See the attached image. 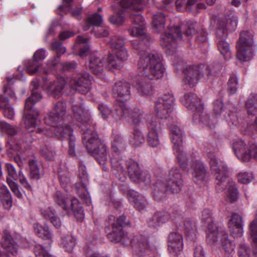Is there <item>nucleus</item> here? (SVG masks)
<instances>
[{"label": "nucleus", "instance_id": "1", "mask_svg": "<svg viewBox=\"0 0 257 257\" xmlns=\"http://www.w3.org/2000/svg\"><path fill=\"white\" fill-rule=\"evenodd\" d=\"M72 121L78 123L77 125L81 127L83 132L82 142L87 151L95 158L102 169L107 171L108 168L105 166L107 161V148L100 142L96 133L90 128L92 122L90 116L87 110L85 109L82 103L76 102L72 106Z\"/></svg>", "mask_w": 257, "mask_h": 257}, {"label": "nucleus", "instance_id": "2", "mask_svg": "<svg viewBox=\"0 0 257 257\" xmlns=\"http://www.w3.org/2000/svg\"><path fill=\"white\" fill-rule=\"evenodd\" d=\"M139 55L138 68L143 77L138 80L135 87L141 95L148 97L152 94L151 80L162 77L165 69L157 55L147 51H141Z\"/></svg>", "mask_w": 257, "mask_h": 257}, {"label": "nucleus", "instance_id": "3", "mask_svg": "<svg viewBox=\"0 0 257 257\" xmlns=\"http://www.w3.org/2000/svg\"><path fill=\"white\" fill-rule=\"evenodd\" d=\"M66 103L59 101L54 105L53 110L44 118V123L49 129L59 139H68L69 155H75V138L73 131L70 126L64 122V117L66 114Z\"/></svg>", "mask_w": 257, "mask_h": 257}, {"label": "nucleus", "instance_id": "4", "mask_svg": "<svg viewBox=\"0 0 257 257\" xmlns=\"http://www.w3.org/2000/svg\"><path fill=\"white\" fill-rule=\"evenodd\" d=\"M174 98L170 94H165L155 102L154 111L158 118L151 117L147 120L148 129L147 141L152 147L159 144V133L161 129V123L159 118L165 119L169 117L174 108Z\"/></svg>", "mask_w": 257, "mask_h": 257}, {"label": "nucleus", "instance_id": "5", "mask_svg": "<svg viewBox=\"0 0 257 257\" xmlns=\"http://www.w3.org/2000/svg\"><path fill=\"white\" fill-rule=\"evenodd\" d=\"M32 95L26 100L25 106V116L24 119L25 128L31 134H27L28 137H31L30 139L33 140L40 137L43 138V135L52 136V133L49 129L40 127L37 124V120L39 115V111L36 109L33 108L34 105L42 98V95L35 90L38 87V81L37 80L31 82Z\"/></svg>", "mask_w": 257, "mask_h": 257}, {"label": "nucleus", "instance_id": "6", "mask_svg": "<svg viewBox=\"0 0 257 257\" xmlns=\"http://www.w3.org/2000/svg\"><path fill=\"white\" fill-rule=\"evenodd\" d=\"M208 160L210 165L211 169L214 172L215 178L218 182L216 186L217 192H221L224 188V183L227 181L228 184V188L226 193V200L233 202L238 198V190L235 184L233 181H230L228 178L227 169L226 166L222 162L219 163L214 154H209Z\"/></svg>", "mask_w": 257, "mask_h": 257}, {"label": "nucleus", "instance_id": "7", "mask_svg": "<svg viewBox=\"0 0 257 257\" xmlns=\"http://www.w3.org/2000/svg\"><path fill=\"white\" fill-rule=\"evenodd\" d=\"M212 213L208 209H205L202 212L201 219L207 226V241L213 243L218 241L220 238L221 245L224 251L227 254L233 252L234 246L232 243L227 239L228 235L223 228L219 227L214 223L212 216Z\"/></svg>", "mask_w": 257, "mask_h": 257}, {"label": "nucleus", "instance_id": "8", "mask_svg": "<svg viewBox=\"0 0 257 257\" xmlns=\"http://www.w3.org/2000/svg\"><path fill=\"white\" fill-rule=\"evenodd\" d=\"M226 19V23L221 19H218L215 34L218 49L224 59L227 60L231 56L229 44L226 40L228 35L227 31L235 30L237 25L238 19L236 14L233 12L227 14Z\"/></svg>", "mask_w": 257, "mask_h": 257}, {"label": "nucleus", "instance_id": "9", "mask_svg": "<svg viewBox=\"0 0 257 257\" xmlns=\"http://www.w3.org/2000/svg\"><path fill=\"white\" fill-rule=\"evenodd\" d=\"M186 36H191L195 34L193 25H181L180 26L169 27L161 36V45L166 53L172 55L176 51L178 43L183 40V32Z\"/></svg>", "mask_w": 257, "mask_h": 257}, {"label": "nucleus", "instance_id": "10", "mask_svg": "<svg viewBox=\"0 0 257 257\" xmlns=\"http://www.w3.org/2000/svg\"><path fill=\"white\" fill-rule=\"evenodd\" d=\"M116 226H114L113 230L107 235L108 238L111 241L118 242L121 241L124 245H131L136 250V251L144 252L146 250L150 251L149 242L148 237L139 234L131 238L127 234H124L122 229H119L116 232Z\"/></svg>", "mask_w": 257, "mask_h": 257}, {"label": "nucleus", "instance_id": "11", "mask_svg": "<svg viewBox=\"0 0 257 257\" xmlns=\"http://www.w3.org/2000/svg\"><path fill=\"white\" fill-rule=\"evenodd\" d=\"M0 130L10 137L7 145L8 149L20 152H24L30 149L32 139L20 140V129L17 126L5 121H0Z\"/></svg>", "mask_w": 257, "mask_h": 257}, {"label": "nucleus", "instance_id": "12", "mask_svg": "<svg viewBox=\"0 0 257 257\" xmlns=\"http://www.w3.org/2000/svg\"><path fill=\"white\" fill-rule=\"evenodd\" d=\"M124 117L125 120L132 125L138 126L144 118V113L138 108L131 109L123 103L115 106L111 113V118L115 121Z\"/></svg>", "mask_w": 257, "mask_h": 257}, {"label": "nucleus", "instance_id": "13", "mask_svg": "<svg viewBox=\"0 0 257 257\" xmlns=\"http://www.w3.org/2000/svg\"><path fill=\"white\" fill-rule=\"evenodd\" d=\"M236 57L238 60L243 62L250 60L255 50L252 35L248 31H242L236 45Z\"/></svg>", "mask_w": 257, "mask_h": 257}, {"label": "nucleus", "instance_id": "14", "mask_svg": "<svg viewBox=\"0 0 257 257\" xmlns=\"http://www.w3.org/2000/svg\"><path fill=\"white\" fill-rule=\"evenodd\" d=\"M170 137L173 144L174 153L176 156L179 163L185 168L186 163L189 161L187 158L186 154L183 151V131L180 127L177 124L169 126Z\"/></svg>", "mask_w": 257, "mask_h": 257}, {"label": "nucleus", "instance_id": "15", "mask_svg": "<svg viewBox=\"0 0 257 257\" xmlns=\"http://www.w3.org/2000/svg\"><path fill=\"white\" fill-rule=\"evenodd\" d=\"M54 199L68 213H73L77 220L81 221L84 218L83 210L77 198L73 197L68 200L64 194L57 191Z\"/></svg>", "mask_w": 257, "mask_h": 257}, {"label": "nucleus", "instance_id": "16", "mask_svg": "<svg viewBox=\"0 0 257 257\" xmlns=\"http://www.w3.org/2000/svg\"><path fill=\"white\" fill-rule=\"evenodd\" d=\"M212 112L213 115L211 117L206 113L207 116L201 115L200 122L207 125H210L216 123L217 119L222 118L232 122V124L235 123L234 119L236 117L234 115H231L229 113L226 112L221 99H217L213 102Z\"/></svg>", "mask_w": 257, "mask_h": 257}, {"label": "nucleus", "instance_id": "17", "mask_svg": "<svg viewBox=\"0 0 257 257\" xmlns=\"http://www.w3.org/2000/svg\"><path fill=\"white\" fill-rule=\"evenodd\" d=\"M111 149L113 152L110 157L112 168L118 173H122L124 171V168L122 166V160L120 158L121 153L125 150V143L120 135L112 136Z\"/></svg>", "mask_w": 257, "mask_h": 257}, {"label": "nucleus", "instance_id": "18", "mask_svg": "<svg viewBox=\"0 0 257 257\" xmlns=\"http://www.w3.org/2000/svg\"><path fill=\"white\" fill-rule=\"evenodd\" d=\"M182 103L188 109L195 111L193 115L194 123H198L200 121L201 116H206V112L203 111V106L201 100L193 93H187L182 99Z\"/></svg>", "mask_w": 257, "mask_h": 257}, {"label": "nucleus", "instance_id": "19", "mask_svg": "<svg viewBox=\"0 0 257 257\" xmlns=\"http://www.w3.org/2000/svg\"><path fill=\"white\" fill-rule=\"evenodd\" d=\"M211 73L208 67L204 64L187 67L184 71V83L189 87H194L203 76L204 74L209 75Z\"/></svg>", "mask_w": 257, "mask_h": 257}, {"label": "nucleus", "instance_id": "20", "mask_svg": "<svg viewBox=\"0 0 257 257\" xmlns=\"http://www.w3.org/2000/svg\"><path fill=\"white\" fill-rule=\"evenodd\" d=\"M127 172L130 179L138 183L148 186L151 184V176L147 171H142L138 163L132 160L126 162Z\"/></svg>", "mask_w": 257, "mask_h": 257}, {"label": "nucleus", "instance_id": "21", "mask_svg": "<svg viewBox=\"0 0 257 257\" xmlns=\"http://www.w3.org/2000/svg\"><path fill=\"white\" fill-rule=\"evenodd\" d=\"M186 157L189 159V161L186 163V167L184 168L180 165L181 167L183 170L188 171L189 166H191L193 169L192 174L194 181L197 182L203 180L206 176V171L203 164L198 159V154L193 153L192 154H186Z\"/></svg>", "mask_w": 257, "mask_h": 257}, {"label": "nucleus", "instance_id": "22", "mask_svg": "<svg viewBox=\"0 0 257 257\" xmlns=\"http://www.w3.org/2000/svg\"><path fill=\"white\" fill-rule=\"evenodd\" d=\"M91 77L87 73L74 75L68 78L69 85L81 94H87L90 88Z\"/></svg>", "mask_w": 257, "mask_h": 257}, {"label": "nucleus", "instance_id": "23", "mask_svg": "<svg viewBox=\"0 0 257 257\" xmlns=\"http://www.w3.org/2000/svg\"><path fill=\"white\" fill-rule=\"evenodd\" d=\"M78 177L80 182L77 183L75 185L77 193L86 203H89L90 197L86 185L88 181V175L86 167L81 163L79 165Z\"/></svg>", "mask_w": 257, "mask_h": 257}, {"label": "nucleus", "instance_id": "24", "mask_svg": "<svg viewBox=\"0 0 257 257\" xmlns=\"http://www.w3.org/2000/svg\"><path fill=\"white\" fill-rule=\"evenodd\" d=\"M182 186V175L179 169L173 167L169 172L166 184V190L172 193L179 192Z\"/></svg>", "mask_w": 257, "mask_h": 257}, {"label": "nucleus", "instance_id": "25", "mask_svg": "<svg viewBox=\"0 0 257 257\" xmlns=\"http://www.w3.org/2000/svg\"><path fill=\"white\" fill-rule=\"evenodd\" d=\"M44 81L43 88L48 93L54 97H59L64 88L66 81L64 77H59L53 82L49 81L47 77L43 78Z\"/></svg>", "mask_w": 257, "mask_h": 257}, {"label": "nucleus", "instance_id": "26", "mask_svg": "<svg viewBox=\"0 0 257 257\" xmlns=\"http://www.w3.org/2000/svg\"><path fill=\"white\" fill-rule=\"evenodd\" d=\"M7 175L6 181L14 194L19 199L23 198V194L19 185L16 182L18 178L17 171L10 163L6 164Z\"/></svg>", "mask_w": 257, "mask_h": 257}, {"label": "nucleus", "instance_id": "27", "mask_svg": "<svg viewBox=\"0 0 257 257\" xmlns=\"http://www.w3.org/2000/svg\"><path fill=\"white\" fill-rule=\"evenodd\" d=\"M128 54L124 47L115 50L114 54H109L107 58L106 67L109 70L118 68L121 63L127 60Z\"/></svg>", "mask_w": 257, "mask_h": 257}, {"label": "nucleus", "instance_id": "28", "mask_svg": "<svg viewBox=\"0 0 257 257\" xmlns=\"http://www.w3.org/2000/svg\"><path fill=\"white\" fill-rule=\"evenodd\" d=\"M183 238L177 232L171 233L168 236V249L173 257L178 256L183 250Z\"/></svg>", "mask_w": 257, "mask_h": 257}, {"label": "nucleus", "instance_id": "29", "mask_svg": "<svg viewBox=\"0 0 257 257\" xmlns=\"http://www.w3.org/2000/svg\"><path fill=\"white\" fill-rule=\"evenodd\" d=\"M130 84L123 81L116 82L112 88V93L118 101L121 102L130 98Z\"/></svg>", "mask_w": 257, "mask_h": 257}, {"label": "nucleus", "instance_id": "30", "mask_svg": "<svg viewBox=\"0 0 257 257\" xmlns=\"http://www.w3.org/2000/svg\"><path fill=\"white\" fill-rule=\"evenodd\" d=\"M46 57V51L43 49L37 50L33 55L34 60L30 61L27 66V71L30 74H34L37 72H42L39 70L42 65L39 61H43Z\"/></svg>", "mask_w": 257, "mask_h": 257}, {"label": "nucleus", "instance_id": "31", "mask_svg": "<svg viewBox=\"0 0 257 257\" xmlns=\"http://www.w3.org/2000/svg\"><path fill=\"white\" fill-rule=\"evenodd\" d=\"M248 144L244 141L234 140L232 142V148L236 157L242 162H246L249 161V155H246Z\"/></svg>", "mask_w": 257, "mask_h": 257}, {"label": "nucleus", "instance_id": "32", "mask_svg": "<svg viewBox=\"0 0 257 257\" xmlns=\"http://www.w3.org/2000/svg\"><path fill=\"white\" fill-rule=\"evenodd\" d=\"M127 195L130 202L136 209L143 211L146 209L148 203L144 197L134 190H130Z\"/></svg>", "mask_w": 257, "mask_h": 257}, {"label": "nucleus", "instance_id": "33", "mask_svg": "<svg viewBox=\"0 0 257 257\" xmlns=\"http://www.w3.org/2000/svg\"><path fill=\"white\" fill-rule=\"evenodd\" d=\"M104 64L102 59L95 54H92L89 60L88 67L94 74L98 75L103 71Z\"/></svg>", "mask_w": 257, "mask_h": 257}, {"label": "nucleus", "instance_id": "34", "mask_svg": "<svg viewBox=\"0 0 257 257\" xmlns=\"http://www.w3.org/2000/svg\"><path fill=\"white\" fill-rule=\"evenodd\" d=\"M52 49L56 52L57 57H54L48 61L47 66L50 68L56 66L58 64L59 62V57L66 50V48L62 45L61 43L57 41L52 43Z\"/></svg>", "mask_w": 257, "mask_h": 257}, {"label": "nucleus", "instance_id": "35", "mask_svg": "<svg viewBox=\"0 0 257 257\" xmlns=\"http://www.w3.org/2000/svg\"><path fill=\"white\" fill-rule=\"evenodd\" d=\"M119 5L124 9L141 11L144 9L145 3L144 0H121Z\"/></svg>", "mask_w": 257, "mask_h": 257}, {"label": "nucleus", "instance_id": "36", "mask_svg": "<svg viewBox=\"0 0 257 257\" xmlns=\"http://www.w3.org/2000/svg\"><path fill=\"white\" fill-rule=\"evenodd\" d=\"M249 237L251 239L252 255L257 257V219L253 220L249 226Z\"/></svg>", "mask_w": 257, "mask_h": 257}, {"label": "nucleus", "instance_id": "37", "mask_svg": "<svg viewBox=\"0 0 257 257\" xmlns=\"http://www.w3.org/2000/svg\"><path fill=\"white\" fill-rule=\"evenodd\" d=\"M29 166L30 177L35 180L39 179L43 175V168L41 164L35 160H31L29 161Z\"/></svg>", "mask_w": 257, "mask_h": 257}, {"label": "nucleus", "instance_id": "38", "mask_svg": "<svg viewBox=\"0 0 257 257\" xmlns=\"http://www.w3.org/2000/svg\"><path fill=\"white\" fill-rule=\"evenodd\" d=\"M168 220V217L165 213L156 212L148 221L150 227H156L160 226Z\"/></svg>", "mask_w": 257, "mask_h": 257}, {"label": "nucleus", "instance_id": "39", "mask_svg": "<svg viewBox=\"0 0 257 257\" xmlns=\"http://www.w3.org/2000/svg\"><path fill=\"white\" fill-rule=\"evenodd\" d=\"M43 216L47 220H49L52 224L57 228L61 225V222L59 218L56 216L50 208L42 209L41 210Z\"/></svg>", "mask_w": 257, "mask_h": 257}, {"label": "nucleus", "instance_id": "40", "mask_svg": "<svg viewBox=\"0 0 257 257\" xmlns=\"http://www.w3.org/2000/svg\"><path fill=\"white\" fill-rule=\"evenodd\" d=\"M34 228L35 233L39 237L48 240L52 238V234L47 225H42L39 223H36L34 224Z\"/></svg>", "mask_w": 257, "mask_h": 257}, {"label": "nucleus", "instance_id": "41", "mask_svg": "<svg viewBox=\"0 0 257 257\" xmlns=\"http://www.w3.org/2000/svg\"><path fill=\"white\" fill-rule=\"evenodd\" d=\"M88 39L84 38L82 36H79L77 38L76 45H79V55L81 57L85 56L88 53L89 47L88 45Z\"/></svg>", "mask_w": 257, "mask_h": 257}, {"label": "nucleus", "instance_id": "42", "mask_svg": "<svg viewBox=\"0 0 257 257\" xmlns=\"http://www.w3.org/2000/svg\"><path fill=\"white\" fill-rule=\"evenodd\" d=\"M61 245L68 252H71L75 244V239L71 235H68L62 237Z\"/></svg>", "mask_w": 257, "mask_h": 257}, {"label": "nucleus", "instance_id": "43", "mask_svg": "<svg viewBox=\"0 0 257 257\" xmlns=\"http://www.w3.org/2000/svg\"><path fill=\"white\" fill-rule=\"evenodd\" d=\"M247 111L249 114H254L257 112V94H251L246 102Z\"/></svg>", "mask_w": 257, "mask_h": 257}, {"label": "nucleus", "instance_id": "44", "mask_svg": "<svg viewBox=\"0 0 257 257\" xmlns=\"http://www.w3.org/2000/svg\"><path fill=\"white\" fill-rule=\"evenodd\" d=\"M165 22V17L162 13L159 12L153 16L152 24L158 31L164 28Z\"/></svg>", "mask_w": 257, "mask_h": 257}, {"label": "nucleus", "instance_id": "45", "mask_svg": "<svg viewBox=\"0 0 257 257\" xmlns=\"http://www.w3.org/2000/svg\"><path fill=\"white\" fill-rule=\"evenodd\" d=\"M109 43L111 48L115 50L124 47V40L120 36L114 35L111 38Z\"/></svg>", "mask_w": 257, "mask_h": 257}, {"label": "nucleus", "instance_id": "46", "mask_svg": "<svg viewBox=\"0 0 257 257\" xmlns=\"http://www.w3.org/2000/svg\"><path fill=\"white\" fill-rule=\"evenodd\" d=\"M144 141L145 139L142 133L138 129L135 130L133 137L130 140L132 145L138 146L142 144Z\"/></svg>", "mask_w": 257, "mask_h": 257}, {"label": "nucleus", "instance_id": "47", "mask_svg": "<svg viewBox=\"0 0 257 257\" xmlns=\"http://www.w3.org/2000/svg\"><path fill=\"white\" fill-rule=\"evenodd\" d=\"M97 107L103 119H109L111 118L112 111L106 104L100 103L98 105Z\"/></svg>", "mask_w": 257, "mask_h": 257}, {"label": "nucleus", "instance_id": "48", "mask_svg": "<svg viewBox=\"0 0 257 257\" xmlns=\"http://www.w3.org/2000/svg\"><path fill=\"white\" fill-rule=\"evenodd\" d=\"M58 175L60 183L62 186L70 183V175L67 170H63L62 168H60L58 171Z\"/></svg>", "mask_w": 257, "mask_h": 257}, {"label": "nucleus", "instance_id": "49", "mask_svg": "<svg viewBox=\"0 0 257 257\" xmlns=\"http://www.w3.org/2000/svg\"><path fill=\"white\" fill-rule=\"evenodd\" d=\"M128 31L133 37H141L145 35V31L143 26H134L133 25L128 30Z\"/></svg>", "mask_w": 257, "mask_h": 257}, {"label": "nucleus", "instance_id": "50", "mask_svg": "<svg viewBox=\"0 0 257 257\" xmlns=\"http://www.w3.org/2000/svg\"><path fill=\"white\" fill-rule=\"evenodd\" d=\"M228 226H243L242 216L238 213H235L232 214L229 220Z\"/></svg>", "mask_w": 257, "mask_h": 257}, {"label": "nucleus", "instance_id": "51", "mask_svg": "<svg viewBox=\"0 0 257 257\" xmlns=\"http://www.w3.org/2000/svg\"><path fill=\"white\" fill-rule=\"evenodd\" d=\"M252 173L246 172H241L238 174V180L243 184H247L253 180Z\"/></svg>", "mask_w": 257, "mask_h": 257}, {"label": "nucleus", "instance_id": "52", "mask_svg": "<svg viewBox=\"0 0 257 257\" xmlns=\"http://www.w3.org/2000/svg\"><path fill=\"white\" fill-rule=\"evenodd\" d=\"M121 11L119 10L117 12V15H113L109 17V21L110 23L117 26H119L123 24L124 22V17L121 15Z\"/></svg>", "mask_w": 257, "mask_h": 257}, {"label": "nucleus", "instance_id": "53", "mask_svg": "<svg viewBox=\"0 0 257 257\" xmlns=\"http://www.w3.org/2000/svg\"><path fill=\"white\" fill-rule=\"evenodd\" d=\"M229 231L234 238L240 237L243 235V226H228Z\"/></svg>", "mask_w": 257, "mask_h": 257}, {"label": "nucleus", "instance_id": "54", "mask_svg": "<svg viewBox=\"0 0 257 257\" xmlns=\"http://www.w3.org/2000/svg\"><path fill=\"white\" fill-rule=\"evenodd\" d=\"M238 257H250L251 253L247 245L244 243H240L239 245L238 250Z\"/></svg>", "mask_w": 257, "mask_h": 257}, {"label": "nucleus", "instance_id": "55", "mask_svg": "<svg viewBox=\"0 0 257 257\" xmlns=\"http://www.w3.org/2000/svg\"><path fill=\"white\" fill-rule=\"evenodd\" d=\"M228 89L231 94L234 93L237 88V79L236 76H232L228 81Z\"/></svg>", "mask_w": 257, "mask_h": 257}, {"label": "nucleus", "instance_id": "56", "mask_svg": "<svg viewBox=\"0 0 257 257\" xmlns=\"http://www.w3.org/2000/svg\"><path fill=\"white\" fill-rule=\"evenodd\" d=\"M246 155H249V160L254 159L257 160V145L254 143H248Z\"/></svg>", "mask_w": 257, "mask_h": 257}, {"label": "nucleus", "instance_id": "57", "mask_svg": "<svg viewBox=\"0 0 257 257\" xmlns=\"http://www.w3.org/2000/svg\"><path fill=\"white\" fill-rule=\"evenodd\" d=\"M18 178L21 185L26 189L31 190V185L29 183L26 177L24 174L22 170L20 169L18 173Z\"/></svg>", "mask_w": 257, "mask_h": 257}, {"label": "nucleus", "instance_id": "58", "mask_svg": "<svg viewBox=\"0 0 257 257\" xmlns=\"http://www.w3.org/2000/svg\"><path fill=\"white\" fill-rule=\"evenodd\" d=\"M126 217L124 215H122L117 218V220L112 225V230H113V228L114 226H116V232L119 231V229H122V227L125 226L128 223L125 222Z\"/></svg>", "mask_w": 257, "mask_h": 257}, {"label": "nucleus", "instance_id": "59", "mask_svg": "<svg viewBox=\"0 0 257 257\" xmlns=\"http://www.w3.org/2000/svg\"><path fill=\"white\" fill-rule=\"evenodd\" d=\"M130 17L132 21L133 25L143 26L144 19L141 14H131Z\"/></svg>", "mask_w": 257, "mask_h": 257}, {"label": "nucleus", "instance_id": "60", "mask_svg": "<svg viewBox=\"0 0 257 257\" xmlns=\"http://www.w3.org/2000/svg\"><path fill=\"white\" fill-rule=\"evenodd\" d=\"M42 155L46 158L51 160L54 157V153L50 150V148L46 144L42 146L40 148Z\"/></svg>", "mask_w": 257, "mask_h": 257}, {"label": "nucleus", "instance_id": "61", "mask_svg": "<svg viewBox=\"0 0 257 257\" xmlns=\"http://www.w3.org/2000/svg\"><path fill=\"white\" fill-rule=\"evenodd\" d=\"M102 22L101 16L97 14L94 13L88 19V23L96 26H99Z\"/></svg>", "mask_w": 257, "mask_h": 257}, {"label": "nucleus", "instance_id": "62", "mask_svg": "<svg viewBox=\"0 0 257 257\" xmlns=\"http://www.w3.org/2000/svg\"><path fill=\"white\" fill-rule=\"evenodd\" d=\"M35 253L36 257H54L50 254L41 245H38L36 247Z\"/></svg>", "mask_w": 257, "mask_h": 257}, {"label": "nucleus", "instance_id": "63", "mask_svg": "<svg viewBox=\"0 0 257 257\" xmlns=\"http://www.w3.org/2000/svg\"><path fill=\"white\" fill-rule=\"evenodd\" d=\"M2 200L4 208L7 210L10 209L13 204L12 195L2 197Z\"/></svg>", "mask_w": 257, "mask_h": 257}, {"label": "nucleus", "instance_id": "64", "mask_svg": "<svg viewBox=\"0 0 257 257\" xmlns=\"http://www.w3.org/2000/svg\"><path fill=\"white\" fill-rule=\"evenodd\" d=\"M184 227L186 233L189 235L193 231L195 226L190 219H186L184 221Z\"/></svg>", "mask_w": 257, "mask_h": 257}]
</instances>
